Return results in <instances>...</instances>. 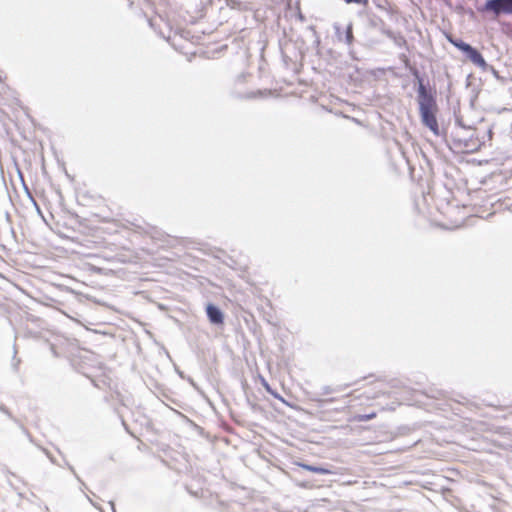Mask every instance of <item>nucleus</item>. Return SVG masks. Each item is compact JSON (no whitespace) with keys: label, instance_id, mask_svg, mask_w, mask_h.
Returning a JSON list of instances; mask_svg holds the SVG:
<instances>
[{"label":"nucleus","instance_id":"f03ea898","mask_svg":"<svg viewBox=\"0 0 512 512\" xmlns=\"http://www.w3.org/2000/svg\"><path fill=\"white\" fill-rule=\"evenodd\" d=\"M483 10L493 12L496 16L500 14H511L512 0H487Z\"/></svg>","mask_w":512,"mask_h":512},{"label":"nucleus","instance_id":"6ab92c4d","mask_svg":"<svg viewBox=\"0 0 512 512\" xmlns=\"http://www.w3.org/2000/svg\"><path fill=\"white\" fill-rule=\"evenodd\" d=\"M249 97L255 98L256 94L249 95Z\"/></svg>","mask_w":512,"mask_h":512},{"label":"nucleus","instance_id":"39448f33","mask_svg":"<svg viewBox=\"0 0 512 512\" xmlns=\"http://www.w3.org/2000/svg\"><path fill=\"white\" fill-rule=\"evenodd\" d=\"M301 468L307 470V471H310V472H313V473H317V474H323V475H327V474H332L333 471L328 469V468H325V467H322V466H314V465H310V464H305V463H299L298 464Z\"/></svg>","mask_w":512,"mask_h":512},{"label":"nucleus","instance_id":"7ed1b4c3","mask_svg":"<svg viewBox=\"0 0 512 512\" xmlns=\"http://www.w3.org/2000/svg\"><path fill=\"white\" fill-rule=\"evenodd\" d=\"M464 54L474 65L481 68L483 71L491 70L494 74H497L496 70L486 63L481 53L474 47L471 46Z\"/></svg>","mask_w":512,"mask_h":512},{"label":"nucleus","instance_id":"4468645a","mask_svg":"<svg viewBox=\"0 0 512 512\" xmlns=\"http://www.w3.org/2000/svg\"><path fill=\"white\" fill-rule=\"evenodd\" d=\"M0 411H2L3 413H5L8 416H11L9 410L3 405H0Z\"/></svg>","mask_w":512,"mask_h":512},{"label":"nucleus","instance_id":"2eb2a0df","mask_svg":"<svg viewBox=\"0 0 512 512\" xmlns=\"http://www.w3.org/2000/svg\"><path fill=\"white\" fill-rule=\"evenodd\" d=\"M45 454L49 457L52 463H55V459L49 454L48 451L44 450Z\"/></svg>","mask_w":512,"mask_h":512},{"label":"nucleus","instance_id":"dca6fc26","mask_svg":"<svg viewBox=\"0 0 512 512\" xmlns=\"http://www.w3.org/2000/svg\"><path fill=\"white\" fill-rule=\"evenodd\" d=\"M109 504H110V506H111V508H112L113 512H115V506H114V503H113L112 501H110V502H109Z\"/></svg>","mask_w":512,"mask_h":512},{"label":"nucleus","instance_id":"423d86ee","mask_svg":"<svg viewBox=\"0 0 512 512\" xmlns=\"http://www.w3.org/2000/svg\"><path fill=\"white\" fill-rule=\"evenodd\" d=\"M448 40L451 44H453L456 48L461 50L463 53H466L467 50L471 47V45L462 41L461 39H454L452 37H449Z\"/></svg>","mask_w":512,"mask_h":512},{"label":"nucleus","instance_id":"f8f14e48","mask_svg":"<svg viewBox=\"0 0 512 512\" xmlns=\"http://www.w3.org/2000/svg\"><path fill=\"white\" fill-rule=\"evenodd\" d=\"M337 391H341V389H339V388L332 389L329 386L323 387V394H329L331 392H337Z\"/></svg>","mask_w":512,"mask_h":512},{"label":"nucleus","instance_id":"f3484780","mask_svg":"<svg viewBox=\"0 0 512 512\" xmlns=\"http://www.w3.org/2000/svg\"><path fill=\"white\" fill-rule=\"evenodd\" d=\"M264 93H265V92H262V91H260V90H259V91L257 92V95H262V94H264Z\"/></svg>","mask_w":512,"mask_h":512},{"label":"nucleus","instance_id":"9d476101","mask_svg":"<svg viewBox=\"0 0 512 512\" xmlns=\"http://www.w3.org/2000/svg\"><path fill=\"white\" fill-rule=\"evenodd\" d=\"M347 4H358L361 6H367L368 0H343Z\"/></svg>","mask_w":512,"mask_h":512},{"label":"nucleus","instance_id":"0eeeda50","mask_svg":"<svg viewBox=\"0 0 512 512\" xmlns=\"http://www.w3.org/2000/svg\"><path fill=\"white\" fill-rule=\"evenodd\" d=\"M376 417V413H370V414H359L355 417L357 421L363 422V421H369Z\"/></svg>","mask_w":512,"mask_h":512},{"label":"nucleus","instance_id":"9b49d317","mask_svg":"<svg viewBox=\"0 0 512 512\" xmlns=\"http://www.w3.org/2000/svg\"><path fill=\"white\" fill-rule=\"evenodd\" d=\"M382 33H383L384 35H386L388 38L392 39V40H395V41H396V39H397V35H396V33H395V32H393V31H392V30H390V29H383V30H382Z\"/></svg>","mask_w":512,"mask_h":512},{"label":"nucleus","instance_id":"f257e3e1","mask_svg":"<svg viewBox=\"0 0 512 512\" xmlns=\"http://www.w3.org/2000/svg\"><path fill=\"white\" fill-rule=\"evenodd\" d=\"M418 82L417 102L422 124L427 127L435 136L440 135V129L436 118L438 110L435 93L427 89L424 80L417 69L412 72Z\"/></svg>","mask_w":512,"mask_h":512},{"label":"nucleus","instance_id":"a211bd4d","mask_svg":"<svg viewBox=\"0 0 512 512\" xmlns=\"http://www.w3.org/2000/svg\"><path fill=\"white\" fill-rule=\"evenodd\" d=\"M456 122L462 126L461 121L459 119H457Z\"/></svg>","mask_w":512,"mask_h":512},{"label":"nucleus","instance_id":"ddd939ff","mask_svg":"<svg viewBox=\"0 0 512 512\" xmlns=\"http://www.w3.org/2000/svg\"><path fill=\"white\" fill-rule=\"evenodd\" d=\"M260 382L266 391H270L271 386L269 385V383L266 381V379L264 377H260Z\"/></svg>","mask_w":512,"mask_h":512},{"label":"nucleus","instance_id":"20e7f679","mask_svg":"<svg viewBox=\"0 0 512 512\" xmlns=\"http://www.w3.org/2000/svg\"><path fill=\"white\" fill-rule=\"evenodd\" d=\"M206 314L209 321L214 325H220L224 322V315L219 307L214 304H208L206 307Z\"/></svg>","mask_w":512,"mask_h":512},{"label":"nucleus","instance_id":"6e6552de","mask_svg":"<svg viewBox=\"0 0 512 512\" xmlns=\"http://www.w3.org/2000/svg\"><path fill=\"white\" fill-rule=\"evenodd\" d=\"M345 40L348 45H350L353 41V33H352V27L348 26L345 32Z\"/></svg>","mask_w":512,"mask_h":512},{"label":"nucleus","instance_id":"1a4fd4ad","mask_svg":"<svg viewBox=\"0 0 512 512\" xmlns=\"http://www.w3.org/2000/svg\"><path fill=\"white\" fill-rule=\"evenodd\" d=\"M270 395H272L274 398L280 400L282 403L284 404H288L286 402V400L279 394L277 393L274 389L270 388V391H267Z\"/></svg>","mask_w":512,"mask_h":512}]
</instances>
